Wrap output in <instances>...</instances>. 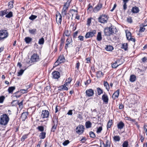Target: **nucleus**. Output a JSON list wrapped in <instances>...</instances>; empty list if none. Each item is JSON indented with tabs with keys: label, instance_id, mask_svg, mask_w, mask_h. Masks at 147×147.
<instances>
[{
	"label": "nucleus",
	"instance_id": "f257e3e1",
	"mask_svg": "<svg viewBox=\"0 0 147 147\" xmlns=\"http://www.w3.org/2000/svg\"><path fill=\"white\" fill-rule=\"evenodd\" d=\"M9 120L8 116L6 114H3L0 116V124L2 125H7Z\"/></svg>",
	"mask_w": 147,
	"mask_h": 147
},
{
	"label": "nucleus",
	"instance_id": "f03ea898",
	"mask_svg": "<svg viewBox=\"0 0 147 147\" xmlns=\"http://www.w3.org/2000/svg\"><path fill=\"white\" fill-rule=\"evenodd\" d=\"M72 1V0H67L66 2L64 3L61 13H64L65 14H66V13L67 12L70 6Z\"/></svg>",
	"mask_w": 147,
	"mask_h": 147
},
{
	"label": "nucleus",
	"instance_id": "7ed1b4c3",
	"mask_svg": "<svg viewBox=\"0 0 147 147\" xmlns=\"http://www.w3.org/2000/svg\"><path fill=\"white\" fill-rule=\"evenodd\" d=\"M109 17L107 15L102 14L100 15L98 18V22L101 23H107Z\"/></svg>",
	"mask_w": 147,
	"mask_h": 147
},
{
	"label": "nucleus",
	"instance_id": "20e7f679",
	"mask_svg": "<svg viewBox=\"0 0 147 147\" xmlns=\"http://www.w3.org/2000/svg\"><path fill=\"white\" fill-rule=\"evenodd\" d=\"M114 28H106L104 30L105 36H109L111 34L114 33Z\"/></svg>",
	"mask_w": 147,
	"mask_h": 147
},
{
	"label": "nucleus",
	"instance_id": "39448f33",
	"mask_svg": "<svg viewBox=\"0 0 147 147\" xmlns=\"http://www.w3.org/2000/svg\"><path fill=\"white\" fill-rule=\"evenodd\" d=\"M62 16L61 14L58 12L56 14V20L57 23L59 25H61L62 21Z\"/></svg>",
	"mask_w": 147,
	"mask_h": 147
},
{
	"label": "nucleus",
	"instance_id": "423d86ee",
	"mask_svg": "<svg viewBox=\"0 0 147 147\" xmlns=\"http://www.w3.org/2000/svg\"><path fill=\"white\" fill-rule=\"evenodd\" d=\"M31 60L32 62H35L39 61V56L37 54H34L31 57Z\"/></svg>",
	"mask_w": 147,
	"mask_h": 147
},
{
	"label": "nucleus",
	"instance_id": "0eeeda50",
	"mask_svg": "<svg viewBox=\"0 0 147 147\" xmlns=\"http://www.w3.org/2000/svg\"><path fill=\"white\" fill-rule=\"evenodd\" d=\"M84 127L82 125H79L76 129V131L78 134H80L83 133L84 129Z\"/></svg>",
	"mask_w": 147,
	"mask_h": 147
},
{
	"label": "nucleus",
	"instance_id": "6e6552de",
	"mask_svg": "<svg viewBox=\"0 0 147 147\" xmlns=\"http://www.w3.org/2000/svg\"><path fill=\"white\" fill-rule=\"evenodd\" d=\"M96 34V30H91L90 31L87 32L85 37L95 36Z\"/></svg>",
	"mask_w": 147,
	"mask_h": 147
},
{
	"label": "nucleus",
	"instance_id": "1a4fd4ad",
	"mask_svg": "<svg viewBox=\"0 0 147 147\" xmlns=\"http://www.w3.org/2000/svg\"><path fill=\"white\" fill-rule=\"evenodd\" d=\"M102 7V4L101 3H98L94 8L93 11L94 13H97L100 10Z\"/></svg>",
	"mask_w": 147,
	"mask_h": 147
},
{
	"label": "nucleus",
	"instance_id": "9d476101",
	"mask_svg": "<svg viewBox=\"0 0 147 147\" xmlns=\"http://www.w3.org/2000/svg\"><path fill=\"white\" fill-rule=\"evenodd\" d=\"M86 96L88 97H90L93 96L94 94V90L92 89H89L86 91Z\"/></svg>",
	"mask_w": 147,
	"mask_h": 147
},
{
	"label": "nucleus",
	"instance_id": "9b49d317",
	"mask_svg": "<svg viewBox=\"0 0 147 147\" xmlns=\"http://www.w3.org/2000/svg\"><path fill=\"white\" fill-rule=\"evenodd\" d=\"M49 113L47 110H42L41 116L42 118H47L49 117Z\"/></svg>",
	"mask_w": 147,
	"mask_h": 147
},
{
	"label": "nucleus",
	"instance_id": "f8f14e48",
	"mask_svg": "<svg viewBox=\"0 0 147 147\" xmlns=\"http://www.w3.org/2000/svg\"><path fill=\"white\" fill-rule=\"evenodd\" d=\"M53 77L54 79H57L60 77L59 73L58 71H54L52 73Z\"/></svg>",
	"mask_w": 147,
	"mask_h": 147
},
{
	"label": "nucleus",
	"instance_id": "ddd939ff",
	"mask_svg": "<svg viewBox=\"0 0 147 147\" xmlns=\"http://www.w3.org/2000/svg\"><path fill=\"white\" fill-rule=\"evenodd\" d=\"M102 100L103 102L106 104H107L108 102L109 98L107 95L106 94H103L102 96Z\"/></svg>",
	"mask_w": 147,
	"mask_h": 147
},
{
	"label": "nucleus",
	"instance_id": "4468645a",
	"mask_svg": "<svg viewBox=\"0 0 147 147\" xmlns=\"http://www.w3.org/2000/svg\"><path fill=\"white\" fill-rule=\"evenodd\" d=\"M140 9L139 8L136 6L133 7L131 9V11L134 13H138Z\"/></svg>",
	"mask_w": 147,
	"mask_h": 147
},
{
	"label": "nucleus",
	"instance_id": "2eb2a0df",
	"mask_svg": "<svg viewBox=\"0 0 147 147\" xmlns=\"http://www.w3.org/2000/svg\"><path fill=\"white\" fill-rule=\"evenodd\" d=\"M119 94V90L118 89L113 94L112 96V98L115 100L118 97Z\"/></svg>",
	"mask_w": 147,
	"mask_h": 147
},
{
	"label": "nucleus",
	"instance_id": "dca6fc26",
	"mask_svg": "<svg viewBox=\"0 0 147 147\" xmlns=\"http://www.w3.org/2000/svg\"><path fill=\"white\" fill-rule=\"evenodd\" d=\"M14 1L12 0L8 3V7L9 9H11L13 7V4L14 3Z\"/></svg>",
	"mask_w": 147,
	"mask_h": 147
},
{
	"label": "nucleus",
	"instance_id": "f3484780",
	"mask_svg": "<svg viewBox=\"0 0 147 147\" xmlns=\"http://www.w3.org/2000/svg\"><path fill=\"white\" fill-rule=\"evenodd\" d=\"M144 22L145 23L147 22V18L145 20ZM147 25V24L146 25H143V24L142 27H140L139 30V32H144L145 30V28L144 27L146 26Z\"/></svg>",
	"mask_w": 147,
	"mask_h": 147
},
{
	"label": "nucleus",
	"instance_id": "a211bd4d",
	"mask_svg": "<svg viewBox=\"0 0 147 147\" xmlns=\"http://www.w3.org/2000/svg\"><path fill=\"white\" fill-rule=\"evenodd\" d=\"M28 114V112H25L22 113L21 115V118L23 120H25Z\"/></svg>",
	"mask_w": 147,
	"mask_h": 147
},
{
	"label": "nucleus",
	"instance_id": "6ab92c4d",
	"mask_svg": "<svg viewBox=\"0 0 147 147\" xmlns=\"http://www.w3.org/2000/svg\"><path fill=\"white\" fill-rule=\"evenodd\" d=\"M124 124L122 121L120 122L117 124V127L119 129H122L124 126Z\"/></svg>",
	"mask_w": 147,
	"mask_h": 147
},
{
	"label": "nucleus",
	"instance_id": "aec40b11",
	"mask_svg": "<svg viewBox=\"0 0 147 147\" xmlns=\"http://www.w3.org/2000/svg\"><path fill=\"white\" fill-rule=\"evenodd\" d=\"M59 90L60 91H61L62 90H68V88L66 86H65L64 85H61L59 86Z\"/></svg>",
	"mask_w": 147,
	"mask_h": 147
},
{
	"label": "nucleus",
	"instance_id": "412c9836",
	"mask_svg": "<svg viewBox=\"0 0 147 147\" xmlns=\"http://www.w3.org/2000/svg\"><path fill=\"white\" fill-rule=\"evenodd\" d=\"M121 48L122 49H123L125 51L127 50L128 48L127 43H125L122 44Z\"/></svg>",
	"mask_w": 147,
	"mask_h": 147
},
{
	"label": "nucleus",
	"instance_id": "4be33fe9",
	"mask_svg": "<svg viewBox=\"0 0 147 147\" xmlns=\"http://www.w3.org/2000/svg\"><path fill=\"white\" fill-rule=\"evenodd\" d=\"M104 85L106 89L107 90L109 91L110 89L109 86L108 84L107 81H104Z\"/></svg>",
	"mask_w": 147,
	"mask_h": 147
},
{
	"label": "nucleus",
	"instance_id": "5701e85b",
	"mask_svg": "<svg viewBox=\"0 0 147 147\" xmlns=\"http://www.w3.org/2000/svg\"><path fill=\"white\" fill-rule=\"evenodd\" d=\"M8 9H6L4 10H1L0 11V16H3L7 13Z\"/></svg>",
	"mask_w": 147,
	"mask_h": 147
},
{
	"label": "nucleus",
	"instance_id": "b1692460",
	"mask_svg": "<svg viewBox=\"0 0 147 147\" xmlns=\"http://www.w3.org/2000/svg\"><path fill=\"white\" fill-rule=\"evenodd\" d=\"M106 50L108 51H112L113 49V47L111 45H107L105 47Z\"/></svg>",
	"mask_w": 147,
	"mask_h": 147
},
{
	"label": "nucleus",
	"instance_id": "393cba45",
	"mask_svg": "<svg viewBox=\"0 0 147 147\" xmlns=\"http://www.w3.org/2000/svg\"><path fill=\"white\" fill-rule=\"evenodd\" d=\"M118 61H116L115 63H113L112 64V67L113 68H116L119 65H120V64H117V63H118Z\"/></svg>",
	"mask_w": 147,
	"mask_h": 147
},
{
	"label": "nucleus",
	"instance_id": "a878e982",
	"mask_svg": "<svg viewBox=\"0 0 147 147\" xmlns=\"http://www.w3.org/2000/svg\"><path fill=\"white\" fill-rule=\"evenodd\" d=\"M103 73L101 71H98L96 74V77L97 78H100L102 77L104 75Z\"/></svg>",
	"mask_w": 147,
	"mask_h": 147
},
{
	"label": "nucleus",
	"instance_id": "bb28decb",
	"mask_svg": "<svg viewBox=\"0 0 147 147\" xmlns=\"http://www.w3.org/2000/svg\"><path fill=\"white\" fill-rule=\"evenodd\" d=\"M13 12L11 11H9L7 14H6L5 16V17L7 18H10L13 17Z\"/></svg>",
	"mask_w": 147,
	"mask_h": 147
},
{
	"label": "nucleus",
	"instance_id": "cd10ccee",
	"mask_svg": "<svg viewBox=\"0 0 147 147\" xmlns=\"http://www.w3.org/2000/svg\"><path fill=\"white\" fill-rule=\"evenodd\" d=\"M46 132H42L39 135V137L41 139H44L46 137Z\"/></svg>",
	"mask_w": 147,
	"mask_h": 147
},
{
	"label": "nucleus",
	"instance_id": "c85d7f7f",
	"mask_svg": "<svg viewBox=\"0 0 147 147\" xmlns=\"http://www.w3.org/2000/svg\"><path fill=\"white\" fill-rule=\"evenodd\" d=\"M92 123L90 121H88L85 123L86 127L87 128H88L91 127Z\"/></svg>",
	"mask_w": 147,
	"mask_h": 147
},
{
	"label": "nucleus",
	"instance_id": "c756f323",
	"mask_svg": "<svg viewBox=\"0 0 147 147\" xmlns=\"http://www.w3.org/2000/svg\"><path fill=\"white\" fill-rule=\"evenodd\" d=\"M36 29H30L29 30V33L31 34H36Z\"/></svg>",
	"mask_w": 147,
	"mask_h": 147
},
{
	"label": "nucleus",
	"instance_id": "7c9ffc66",
	"mask_svg": "<svg viewBox=\"0 0 147 147\" xmlns=\"http://www.w3.org/2000/svg\"><path fill=\"white\" fill-rule=\"evenodd\" d=\"M136 76L135 75H131L130 76V81L131 82H133L136 80Z\"/></svg>",
	"mask_w": 147,
	"mask_h": 147
},
{
	"label": "nucleus",
	"instance_id": "2f4dec72",
	"mask_svg": "<svg viewBox=\"0 0 147 147\" xmlns=\"http://www.w3.org/2000/svg\"><path fill=\"white\" fill-rule=\"evenodd\" d=\"M17 101V102L18 103V105H19V107L20 108H22L23 107V100H22L20 102H19L18 101V100H13L12 102V103H13L14 102H15V101Z\"/></svg>",
	"mask_w": 147,
	"mask_h": 147
},
{
	"label": "nucleus",
	"instance_id": "473e14b6",
	"mask_svg": "<svg viewBox=\"0 0 147 147\" xmlns=\"http://www.w3.org/2000/svg\"><path fill=\"white\" fill-rule=\"evenodd\" d=\"M15 89V87L14 86H11L9 87L8 90V92L9 93H12L13 91Z\"/></svg>",
	"mask_w": 147,
	"mask_h": 147
},
{
	"label": "nucleus",
	"instance_id": "72a5a7b5",
	"mask_svg": "<svg viewBox=\"0 0 147 147\" xmlns=\"http://www.w3.org/2000/svg\"><path fill=\"white\" fill-rule=\"evenodd\" d=\"M70 35V32L67 30H65L64 33L63 35L64 36H67V37L69 36Z\"/></svg>",
	"mask_w": 147,
	"mask_h": 147
},
{
	"label": "nucleus",
	"instance_id": "f704fd0d",
	"mask_svg": "<svg viewBox=\"0 0 147 147\" xmlns=\"http://www.w3.org/2000/svg\"><path fill=\"white\" fill-rule=\"evenodd\" d=\"M92 19V17H90L88 18L87 20V25L88 26H90V24L91 22V20Z\"/></svg>",
	"mask_w": 147,
	"mask_h": 147
},
{
	"label": "nucleus",
	"instance_id": "c9c22d12",
	"mask_svg": "<svg viewBox=\"0 0 147 147\" xmlns=\"http://www.w3.org/2000/svg\"><path fill=\"white\" fill-rule=\"evenodd\" d=\"M97 90L98 95H100L103 92V90L99 87L97 88Z\"/></svg>",
	"mask_w": 147,
	"mask_h": 147
},
{
	"label": "nucleus",
	"instance_id": "e433bc0d",
	"mask_svg": "<svg viewBox=\"0 0 147 147\" xmlns=\"http://www.w3.org/2000/svg\"><path fill=\"white\" fill-rule=\"evenodd\" d=\"M64 60V58L61 57H59L57 59V61H59V63H60L63 62Z\"/></svg>",
	"mask_w": 147,
	"mask_h": 147
},
{
	"label": "nucleus",
	"instance_id": "4c0bfd02",
	"mask_svg": "<svg viewBox=\"0 0 147 147\" xmlns=\"http://www.w3.org/2000/svg\"><path fill=\"white\" fill-rule=\"evenodd\" d=\"M44 42V40L43 37L40 38L38 41V43L40 45H43Z\"/></svg>",
	"mask_w": 147,
	"mask_h": 147
},
{
	"label": "nucleus",
	"instance_id": "58836bf2",
	"mask_svg": "<svg viewBox=\"0 0 147 147\" xmlns=\"http://www.w3.org/2000/svg\"><path fill=\"white\" fill-rule=\"evenodd\" d=\"M32 39L30 37H26L25 40L27 43H28L32 40Z\"/></svg>",
	"mask_w": 147,
	"mask_h": 147
},
{
	"label": "nucleus",
	"instance_id": "ea45409f",
	"mask_svg": "<svg viewBox=\"0 0 147 147\" xmlns=\"http://www.w3.org/2000/svg\"><path fill=\"white\" fill-rule=\"evenodd\" d=\"M66 43L68 45L70 44L72 42V40L71 37H68L66 41Z\"/></svg>",
	"mask_w": 147,
	"mask_h": 147
},
{
	"label": "nucleus",
	"instance_id": "a19ab883",
	"mask_svg": "<svg viewBox=\"0 0 147 147\" xmlns=\"http://www.w3.org/2000/svg\"><path fill=\"white\" fill-rule=\"evenodd\" d=\"M62 14H63L65 16H66V18L69 20L71 17L70 14L68 13H66V14H65L64 13H61Z\"/></svg>",
	"mask_w": 147,
	"mask_h": 147
},
{
	"label": "nucleus",
	"instance_id": "79ce46f5",
	"mask_svg": "<svg viewBox=\"0 0 147 147\" xmlns=\"http://www.w3.org/2000/svg\"><path fill=\"white\" fill-rule=\"evenodd\" d=\"M113 139L114 141L118 142L120 141V138L119 136H115L113 138Z\"/></svg>",
	"mask_w": 147,
	"mask_h": 147
},
{
	"label": "nucleus",
	"instance_id": "37998d69",
	"mask_svg": "<svg viewBox=\"0 0 147 147\" xmlns=\"http://www.w3.org/2000/svg\"><path fill=\"white\" fill-rule=\"evenodd\" d=\"M71 26H73L72 30L73 31H74L77 28V24H76L75 25V24L74 23L73 24H71Z\"/></svg>",
	"mask_w": 147,
	"mask_h": 147
},
{
	"label": "nucleus",
	"instance_id": "c03bdc74",
	"mask_svg": "<svg viewBox=\"0 0 147 147\" xmlns=\"http://www.w3.org/2000/svg\"><path fill=\"white\" fill-rule=\"evenodd\" d=\"M125 33L126 37H132L131 36V33L128 30H126Z\"/></svg>",
	"mask_w": 147,
	"mask_h": 147
},
{
	"label": "nucleus",
	"instance_id": "a18cd8bd",
	"mask_svg": "<svg viewBox=\"0 0 147 147\" xmlns=\"http://www.w3.org/2000/svg\"><path fill=\"white\" fill-rule=\"evenodd\" d=\"M37 17V16H36L32 15L31 16H30L29 19L31 20H33L35 19Z\"/></svg>",
	"mask_w": 147,
	"mask_h": 147
},
{
	"label": "nucleus",
	"instance_id": "49530a36",
	"mask_svg": "<svg viewBox=\"0 0 147 147\" xmlns=\"http://www.w3.org/2000/svg\"><path fill=\"white\" fill-rule=\"evenodd\" d=\"M112 124V120H109L107 123V128H109L111 127V125Z\"/></svg>",
	"mask_w": 147,
	"mask_h": 147
},
{
	"label": "nucleus",
	"instance_id": "de8ad7c7",
	"mask_svg": "<svg viewBox=\"0 0 147 147\" xmlns=\"http://www.w3.org/2000/svg\"><path fill=\"white\" fill-rule=\"evenodd\" d=\"M89 135L90 137L94 138L95 137V135L94 133L92 131L90 132Z\"/></svg>",
	"mask_w": 147,
	"mask_h": 147
},
{
	"label": "nucleus",
	"instance_id": "09e8293b",
	"mask_svg": "<svg viewBox=\"0 0 147 147\" xmlns=\"http://www.w3.org/2000/svg\"><path fill=\"white\" fill-rule=\"evenodd\" d=\"M57 124L55 125V124H54V125L52 126V128L51 129V131L53 132H54L55 131V129L57 127Z\"/></svg>",
	"mask_w": 147,
	"mask_h": 147
},
{
	"label": "nucleus",
	"instance_id": "8fccbe9b",
	"mask_svg": "<svg viewBox=\"0 0 147 147\" xmlns=\"http://www.w3.org/2000/svg\"><path fill=\"white\" fill-rule=\"evenodd\" d=\"M5 99V97L4 96H0V103H2L3 102Z\"/></svg>",
	"mask_w": 147,
	"mask_h": 147
},
{
	"label": "nucleus",
	"instance_id": "3c124183",
	"mask_svg": "<svg viewBox=\"0 0 147 147\" xmlns=\"http://www.w3.org/2000/svg\"><path fill=\"white\" fill-rule=\"evenodd\" d=\"M87 7H88L87 10H89V11H90L92 10L91 9H90V8H92L93 7H92V5H91V3H90L88 5Z\"/></svg>",
	"mask_w": 147,
	"mask_h": 147
},
{
	"label": "nucleus",
	"instance_id": "603ef678",
	"mask_svg": "<svg viewBox=\"0 0 147 147\" xmlns=\"http://www.w3.org/2000/svg\"><path fill=\"white\" fill-rule=\"evenodd\" d=\"M127 21L129 23H131L133 22L132 18L131 17H129L127 18Z\"/></svg>",
	"mask_w": 147,
	"mask_h": 147
},
{
	"label": "nucleus",
	"instance_id": "864d4df0",
	"mask_svg": "<svg viewBox=\"0 0 147 147\" xmlns=\"http://www.w3.org/2000/svg\"><path fill=\"white\" fill-rule=\"evenodd\" d=\"M102 130V127L101 126H100L97 128L96 131V133H99L101 132Z\"/></svg>",
	"mask_w": 147,
	"mask_h": 147
},
{
	"label": "nucleus",
	"instance_id": "5fc2aeb1",
	"mask_svg": "<svg viewBox=\"0 0 147 147\" xmlns=\"http://www.w3.org/2000/svg\"><path fill=\"white\" fill-rule=\"evenodd\" d=\"M37 129L41 131H43L44 130V127L42 126H39L38 127Z\"/></svg>",
	"mask_w": 147,
	"mask_h": 147
},
{
	"label": "nucleus",
	"instance_id": "6e6d98bb",
	"mask_svg": "<svg viewBox=\"0 0 147 147\" xmlns=\"http://www.w3.org/2000/svg\"><path fill=\"white\" fill-rule=\"evenodd\" d=\"M24 70L22 69H21L18 72V76H19L22 75L24 73Z\"/></svg>",
	"mask_w": 147,
	"mask_h": 147
},
{
	"label": "nucleus",
	"instance_id": "4d7b16f0",
	"mask_svg": "<svg viewBox=\"0 0 147 147\" xmlns=\"http://www.w3.org/2000/svg\"><path fill=\"white\" fill-rule=\"evenodd\" d=\"M20 92L22 94L27 93L28 92L27 89H22L20 90Z\"/></svg>",
	"mask_w": 147,
	"mask_h": 147
},
{
	"label": "nucleus",
	"instance_id": "13d9d810",
	"mask_svg": "<svg viewBox=\"0 0 147 147\" xmlns=\"http://www.w3.org/2000/svg\"><path fill=\"white\" fill-rule=\"evenodd\" d=\"M123 147H127L128 146V142L127 141H125L123 145Z\"/></svg>",
	"mask_w": 147,
	"mask_h": 147
},
{
	"label": "nucleus",
	"instance_id": "bf43d9fd",
	"mask_svg": "<svg viewBox=\"0 0 147 147\" xmlns=\"http://www.w3.org/2000/svg\"><path fill=\"white\" fill-rule=\"evenodd\" d=\"M27 138V135H23L21 139V140L22 141H24Z\"/></svg>",
	"mask_w": 147,
	"mask_h": 147
},
{
	"label": "nucleus",
	"instance_id": "052dcab7",
	"mask_svg": "<svg viewBox=\"0 0 147 147\" xmlns=\"http://www.w3.org/2000/svg\"><path fill=\"white\" fill-rule=\"evenodd\" d=\"M103 147H110V146L109 144H108V141H107L106 142V143L105 144L104 143H103Z\"/></svg>",
	"mask_w": 147,
	"mask_h": 147
},
{
	"label": "nucleus",
	"instance_id": "680f3d73",
	"mask_svg": "<svg viewBox=\"0 0 147 147\" xmlns=\"http://www.w3.org/2000/svg\"><path fill=\"white\" fill-rule=\"evenodd\" d=\"M80 82V81H77L76 83L75 84L74 86L75 87H78L79 86Z\"/></svg>",
	"mask_w": 147,
	"mask_h": 147
},
{
	"label": "nucleus",
	"instance_id": "e2e57ef3",
	"mask_svg": "<svg viewBox=\"0 0 147 147\" xmlns=\"http://www.w3.org/2000/svg\"><path fill=\"white\" fill-rule=\"evenodd\" d=\"M129 37H127V39L129 41H132L134 42H135V39L134 38H132V37H130V38H129Z\"/></svg>",
	"mask_w": 147,
	"mask_h": 147
},
{
	"label": "nucleus",
	"instance_id": "0e129e2a",
	"mask_svg": "<svg viewBox=\"0 0 147 147\" xmlns=\"http://www.w3.org/2000/svg\"><path fill=\"white\" fill-rule=\"evenodd\" d=\"M69 142V140H66L64 141L63 143V144L64 146H65L67 145Z\"/></svg>",
	"mask_w": 147,
	"mask_h": 147
},
{
	"label": "nucleus",
	"instance_id": "69168bd1",
	"mask_svg": "<svg viewBox=\"0 0 147 147\" xmlns=\"http://www.w3.org/2000/svg\"><path fill=\"white\" fill-rule=\"evenodd\" d=\"M126 120H128L131 121H133L134 122L135 121V120L133 119H131L130 117H125Z\"/></svg>",
	"mask_w": 147,
	"mask_h": 147
},
{
	"label": "nucleus",
	"instance_id": "338daca9",
	"mask_svg": "<svg viewBox=\"0 0 147 147\" xmlns=\"http://www.w3.org/2000/svg\"><path fill=\"white\" fill-rule=\"evenodd\" d=\"M80 32V31L79 30H78L75 32H74L73 34V37H76L77 36V34L79 32Z\"/></svg>",
	"mask_w": 147,
	"mask_h": 147
},
{
	"label": "nucleus",
	"instance_id": "774afa93",
	"mask_svg": "<svg viewBox=\"0 0 147 147\" xmlns=\"http://www.w3.org/2000/svg\"><path fill=\"white\" fill-rule=\"evenodd\" d=\"M127 8V3H124L123 5V9L124 10H125Z\"/></svg>",
	"mask_w": 147,
	"mask_h": 147
}]
</instances>
